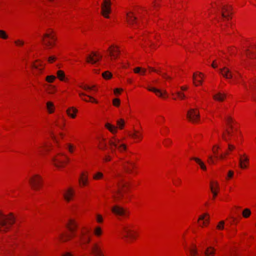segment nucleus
Returning a JSON list of instances; mask_svg holds the SVG:
<instances>
[{
	"mask_svg": "<svg viewBox=\"0 0 256 256\" xmlns=\"http://www.w3.org/2000/svg\"><path fill=\"white\" fill-rule=\"evenodd\" d=\"M191 159L195 160L196 162H197L200 165L202 170H206V166L204 165V163L201 161L200 159L197 158H192Z\"/></svg>",
	"mask_w": 256,
	"mask_h": 256,
	"instance_id": "obj_32",
	"label": "nucleus"
},
{
	"mask_svg": "<svg viewBox=\"0 0 256 256\" xmlns=\"http://www.w3.org/2000/svg\"><path fill=\"white\" fill-rule=\"evenodd\" d=\"M96 221L98 222H102V221H103V218H102V217L101 215L99 214H98L96 215Z\"/></svg>",
	"mask_w": 256,
	"mask_h": 256,
	"instance_id": "obj_57",
	"label": "nucleus"
},
{
	"mask_svg": "<svg viewBox=\"0 0 256 256\" xmlns=\"http://www.w3.org/2000/svg\"><path fill=\"white\" fill-rule=\"evenodd\" d=\"M209 219L210 217L208 214V213H205L200 216L198 219V221L204 220L202 225V226H206L208 224Z\"/></svg>",
	"mask_w": 256,
	"mask_h": 256,
	"instance_id": "obj_24",
	"label": "nucleus"
},
{
	"mask_svg": "<svg viewBox=\"0 0 256 256\" xmlns=\"http://www.w3.org/2000/svg\"><path fill=\"white\" fill-rule=\"evenodd\" d=\"M148 90L150 92H154L158 96L165 98L166 96V90L162 91L161 90L154 88H148Z\"/></svg>",
	"mask_w": 256,
	"mask_h": 256,
	"instance_id": "obj_19",
	"label": "nucleus"
},
{
	"mask_svg": "<svg viewBox=\"0 0 256 256\" xmlns=\"http://www.w3.org/2000/svg\"><path fill=\"white\" fill-rule=\"evenodd\" d=\"M150 69L152 71H154V72H155L160 74H162V76L165 78L166 79H168V80H170L171 79V78L170 76H168L166 75V74H161L160 72V71H158V70H154V68H150L149 67Z\"/></svg>",
	"mask_w": 256,
	"mask_h": 256,
	"instance_id": "obj_40",
	"label": "nucleus"
},
{
	"mask_svg": "<svg viewBox=\"0 0 256 256\" xmlns=\"http://www.w3.org/2000/svg\"><path fill=\"white\" fill-rule=\"evenodd\" d=\"M75 235L74 234H60L59 236L60 240L62 242H65L69 240Z\"/></svg>",
	"mask_w": 256,
	"mask_h": 256,
	"instance_id": "obj_27",
	"label": "nucleus"
},
{
	"mask_svg": "<svg viewBox=\"0 0 256 256\" xmlns=\"http://www.w3.org/2000/svg\"><path fill=\"white\" fill-rule=\"evenodd\" d=\"M176 94H177V96L180 98V99H183L185 98V96L184 94V93H182L180 92H176Z\"/></svg>",
	"mask_w": 256,
	"mask_h": 256,
	"instance_id": "obj_58",
	"label": "nucleus"
},
{
	"mask_svg": "<svg viewBox=\"0 0 256 256\" xmlns=\"http://www.w3.org/2000/svg\"><path fill=\"white\" fill-rule=\"evenodd\" d=\"M134 72L136 74H144L146 72L145 68H142L140 67H136L134 69Z\"/></svg>",
	"mask_w": 256,
	"mask_h": 256,
	"instance_id": "obj_35",
	"label": "nucleus"
},
{
	"mask_svg": "<svg viewBox=\"0 0 256 256\" xmlns=\"http://www.w3.org/2000/svg\"><path fill=\"white\" fill-rule=\"evenodd\" d=\"M244 48L245 54L247 58L250 59L256 58V46L252 44L246 46Z\"/></svg>",
	"mask_w": 256,
	"mask_h": 256,
	"instance_id": "obj_11",
	"label": "nucleus"
},
{
	"mask_svg": "<svg viewBox=\"0 0 256 256\" xmlns=\"http://www.w3.org/2000/svg\"><path fill=\"white\" fill-rule=\"evenodd\" d=\"M56 79V76H46V80L48 82H52Z\"/></svg>",
	"mask_w": 256,
	"mask_h": 256,
	"instance_id": "obj_49",
	"label": "nucleus"
},
{
	"mask_svg": "<svg viewBox=\"0 0 256 256\" xmlns=\"http://www.w3.org/2000/svg\"><path fill=\"white\" fill-rule=\"evenodd\" d=\"M110 56L114 58H118V54H120V50L117 46L112 45L110 46L108 50Z\"/></svg>",
	"mask_w": 256,
	"mask_h": 256,
	"instance_id": "obj_16",
	"label": "nucleus"
},
{
	"mask_svg": "<svg viewBox=\"0 0 256 256\" xmlns=\"http://www.w3.org/2000/svg\"><path fill=\"white\" fill-rule=\"evenodd\" d=\"M78 226V224L74 220H70L66 224V227L72 233L75 232Z\"/></svg>",
	"mask_w": 256,
	"mask_h": 256,
	"instance_id": "obj_21",
	"label": "nucleus"
},
{
	"mask_svg": "<svg viewBox=\"0 0 256 256\" xmlns=\"http://www.w3.org/2000/svg\"><path fill=\"white\" fill-rule=\"evenodd\" d=\"M126 20L130 24H138L136 21V18L133 15L132 12H129L126 14Z\"/></svg>",
	"mask_w": 256,
	"mask_h": 256,
	"instance_id": "obj_23",
	"label": "nucleus"
},
{
	"mask_svg": "<svg viewBox=\"0 0 256 256\" xmlns=\"http://www.w3.org/2000/svg\"><path fill=\"white\" fill-rule=\"evenodd\" d=\"M80 239L82 244H88L90 241V230L88 229H84L82 230L80 236Z\"/></svg>",
	"mask_w": 256,
	"mask_h": 256,
	"instance_id": "obj_12",
	"label": "nucleus"
},
{
	"mask_svg": "<svg viewBox=\"0 0 256 256\" xmlns=\"http://www.w3.org/2000/svg\"><path fill=\"white\" fill-rule=\"evenodd\" d=\"M130 136L136 139L142 140V135L138 131L135 130L134 133L130 134Z\"/></svg>",
	"mask_w": 256,
	"mask_h": 256,
	"instance_id": "obj_33",
	"label": "nucleus"
},
{
	"mask_svg": "<svg viewBox=\"0 0 256 256\" xmlns=\"http://www.w3.org/2000/svg\"><path fill=\"white\" fill-rule=\"evenodd\" d=\"M105 139L102 138V140H100V148L102 150H104L106 148V144L104 142Z\"/></svg>",
	"mask_w": 256,
	"mask_h": 256,
	"instance_id": "obj_43",
	"label": "nucleus"
},
{
	"mask_svg": "<svg viewBox=\"0 0 256 256\" xmlns=\"http://www.w3.org/2000/svg\"><path fill=\"white\" fill-rule=\"evenodd\" d=\"M112 212L117 216H126L128 212L123 208L118 205H115L111 208Z\"/></svg>",
	"mask_w": 256,
	"mask_h": 256,
	"instance_id": "obj_14",
	"label": "nucleus"
},
{
	"mask_svg": "<svg viewBox=\"0 0 256 256\" xmlns=\"http://www.w3.org/2000/svg\"><path fill=\"white\" fill-rule=\"evenodd\" d=\"M14 43L18 46H22L24 44V42L22 40H18L14 42Z\"/></svg>",
	"mask_w": 256,
	"mask_h": 256,
	"instance_id": "obj_56",
	"label": "nucleus"
},
{
	"mask_svg": "<svg viewBox=\"0 0 256 256\" xmlns=\"http://www.w3.org/2000/svg\"><path fill=\"white\" fill-rule=\"evenodd\" d=\"M14 222V218L12 214L6 216L0 212V232H6L8 230Z\"/></svg>",
	"mask_w": 256,
	"mask_h": 256,
	"instance_id": "obj_1",
	"label": "nucleus"
},
{
	"mask_svg": "<svg viewBox=\"0 0 256 256\" xmlns=\"http://www.w3.org/2000/svg\"><path fill=\"white\" fill-rule=\"evenodd\" d=\"M172 143V141L170 139H167L166 140L164 145L166 146H168L169 144H171Z\"/></svg>",
	"mask_w": 256,
	"mask_h": 256,
	"instance_id": "obj_60",
	"label": "nucleus"
},
{
	"mask_svg": "<svg viewBox=\"0 0 256 256\" xmlns=\"http://www.w3.org/2000/svg\"><path fill=\"white\" fill-rule=\"evenodd\" d=\"M224 220H222L219 222L218 224L216 226V228L218 230H223L224 228Z\"/></svg>",
	"mask_w": 256,
	"mask_h": 256,
	"instance_id": "obj_47",
	"label": "nucleus"
},
{
	"mask_svg": "<svg viewBox=\"0 0 256 256\" xmlns=\"http://www.w3.org/2000/svg\"><path fill=\"white\" fill-rule=\"evenodd\" d=\"M234 172L232 170H229L228 172L227 176H226V180H229L232 178L234 176Z\"/></svg>",
	"mask_w": 256,
	"mask_h": 256,
	"instance_id": "obj_45",
	"label": "nucleus"
},
{
	"mask_svg": "<svg viewBox=\"0 0 256 256\" xmlns=\"http://www.w3.org/2000/svg\"><path fill=\"white\" fill-rule=\"evenodd\" d=\"M111 4L110 0H103L101 5V13L106 18H109L108 14L111 12Z\"/></svg>",
	"mask_w": 256,
	"mask_h": 256,
	"instance_id": "obj_8",
	"label": "nucleus"
},
{
	"mask_svg": "<svg viewBox=\"0 0 256 256\" xmlns=\"http://www.w3.org/2000/svg\"><path fill=\"white\" fill-rule=\"evenodd\" d=\"M88 176L84 173H82L81 174L79 180V182L80 184L83 186H86L88 182Z\"/></svg>",
	"mask_w": 256,
	"mask_h": 256,
	"instance_id": "obj_26",
	"label": "nucleus"
},
{
	"mask_svg": "<svg viewBox=\"0 0 256 256\" xmlns=\"http://www.w3.org/2000/svg\"><path fill=\"white\" fill-rule=\"evenodd\" d=\"M108 142L112 152H115V148H117L120 152H122L126 149V146L124 144L121 143L119 139L114 137L110 139Z\"/></svg>",
	"mask_w": 256,
	"mask_h": 256,
	"instance_id": "obj_3",
	"label": "nucleus"
},
{
	"mask_svg": "<svg viewBox=\"0 0 256 256\" xmlns=\"http://www.w3.org/2000/svg\"><path fill=\"white\" fill-rule=\"evenodd\" d=\"M56 58L54 56H50L48 58V62H54V60H56Z\"/></svg>",
	"mask_w": 256,
	"mask_h": 256,
	"instance_id": "obj_59",
	"label": "nucleus"
},
{
	"mask_svg": "<svg viewBox=\"0 0 256 256\" xmlns=\"http://www.w3.org/2000/svg\"><path fill=\"white\" fill-rule=\"evenodd\" d=\"M126 187V184L122 179H118L117 184V188L113 191V197L116 200H120L124 198V193L126 192L124 188Z\"/></svg>",
	"mask_w": 256,
	"mask_h": 256,
	"instance_id": "obj_2",
	"label": "nucleus"
},
{
	"mask_svg": "<svg viewBox=\"0 0 256 256\" xmlns=\"http://www.w3.org/2000/svg\"><path fill=\"white\" fill-rule=\"evenodd\" d=\"M242 216L244 218H248L251 214V211L249 208H245L243 210L242 212Z\"/></svg>",
	"mask_w": 256,
	"mask_h": 256,
	"instance_id": "obj_34",
	"label": "nucleus"
},
{
	"mask_svg": "<svg viewBox=\"0 0 256 256\" xmlns=\"http://www.w3.org/2000/svg\"><path fill=\"white\" fill-rule=\"evenodd\" d=\"M226 124L227 128H225L224 132L222 133V138L226 141L228 140L235 130V128L234 126V123L230 118L226 119Z\"/></svg>",
	"mask_w": 256,
	"mask_h": 256,
	"instance_id": "obj_5",
	"label": "nucleus"
},
{
	"mask_svg": "<svg viewBox=\"0 0 256 256\" xmlns=\"http://www.w3.org/2000/svg\"><path fill=\"white\" fill-rule=\"evenodd\" d=\"M57 76L61 80H64L65 74L64 71L59 70L57 72Z\"/></svg>",
	"mask_w": 256,
	"mask_h": 256,
	"instance_id": "obj_38",
	"label": "nucleus"
},
{
	"mask_svg": "<svg viewBox=\"0 0 256 256\" xmlns=\"http://www.w3.org/2000/svg\"><path fill=\"white\" fill-rule=\"evenodd\" d=\"M102 58V56L95 52H92L91 54L86 57V62L92 64H94L98 62Z\"/></svg>",
	"mask_w": 256,
	"mask_h": 256,
	"instance_id": "obj_15",
	"label": "nucleus"
},
{
	"mask_svg": "<svg viewBox=\"0 0 256 256\" xmlns=\"http://www.w3.org/2000/svg\"><path fill=\"white\" fill-rule=\"evenodd\" d=\"M46 106L48 110L50 113H52L54 112V104L52 102H48L46 103Z\"/></svg>",
	"mask_w": 256,
	"mask_h": 256,
	"instance_id": "obj_39",
	"label": "nucleus"
},
{
	"mask_svg": "<svg viewBox=\"0 0 256 256\" xmlns=\"http://www.w3.org/2000/svg\"><path fill=\"white\" fill-rule=\"evenodd\" d=\"M117 124L120 128L122 129L124 125V120L120 119L117 121Z\"/></svg>",
	"mask_w": 256,
	"mask_h": 256,
	"instance_id": "obj_46",
	"label": "nucleus"
},
{
	"mask_svg": "<svg viewBox=\"0 0 256 256\" xmlns=\"http://www.w3.org/2000/svg\"><path fill=\"white\" fill-rule=\"evenodd\" d=\"M0 38L4 40H6L8 38V35L5 31L0 30Z\"/></svg>",
	"mask_w": 256,
	"mask_h": 256,
	"instance_id": "obj_44",
	"label": "nucleus"
},
{
	"mask_svg": "<svg viewBox=\"0 0 256 256\" xmlns=\"http://www.w3.org/2000/svg\"><path fill=\"white\" fill-rule=\"evenodd\" d=\"M218 10H220V19L223 21L228 20L232 14L230 8L224 5L216 4Z\"/></svg>",
	"mask_w": 256,
	"mask_h": 256,
	"instance_id": "obj_6",
	"label": "nucleus"
},
{
	"mask_svg": "<svg viewBox=\"0 0 256 256\" xmlns=\"http://www.w3.org/2000/svg\"><path fill=\"white\" fill-rule=\"evenodd\" d=\"M79 96L82 98L86 101V102H88V100H87L86 99V98H82V96H87L88 97L90 100H92V102H96V103H97L98 102V101L96 100L95 99H94L92 96H88L86 95V94H85L84 93H83V92H80L79 93Z\"/></svg>",
	"mask_w": 256,
	"mask_h": 256,
	"instance_id": "obj_36",
	"label": "nucleus"
},
{
	"mask_svg": "<svg viewBox=\"0 0 256 256\" xmlns=\"http://www.w3.org/2000/svg\"><path fill=\"white\" fill-rule=\"evenodd\" d=\"M190 252L192 256H196L198 254V252L196 248L190 249Z\"/></svg>",
	"mask_w": 256,
	"mask_h": 256,
	"instance_id": "obj_54",
	"label": "nucleus"
},
{
	"mask_svg": "<svg viewBox=\"0 0 256 256\" xmlns=\"http://www.w3.org/2000/svg\"><path fill=\"white\" fill-rule=\"evenodd\" d=\"M53 32L50 30L47 33L45 34L42 38V40L44 44L48 47V48H51L54 45V42H52L55 40L54 36L52 34Z\"/></svg>",
	"mask_w": 256,
	"mask_h": 256,
	"instance_id": "obj_7",
	"label": "nucleus"
},
{
	"mask_svg": "<svg viewBox=\"0 0 256 256\" xmlns=\"http://www.w3.org/2000/svg\"><path fill=\"white\" fill-rule=\"evenodd\" d=\"M204 253L206 256H213L215 254V249L210 246L206 249Z\"/></svg>",
	"mask_w": 256,
	"mask_h": 256,
	"instance_id": "obj_28",
	"label": "nucleus"
},
{
	"mask_svg": "<svg viewBox=\"0 0 256 256\" xmlns=\"http://www.w3.org/2000/svg\"><path fill=\"white\" fill-rule=\"evenodd\" d=\"M208 162L211 164H214V160L212 156H208Z\"/></svg>",
	"mask_w": 256,
	"mask_h": 256,
	"instance_id": "obj_61",
	"label": "nucleus"
},
{
	"mask_svg": "<svg viewBox=\"0 0 256 256\" xmlns=\"http://www.w3.org/2000/svg\"><path fill=\"white\" fill-rule=\"evenodd\" d=\"M113 104L116 106H118L120 104V100L118 98H114L112 102Z\"/></svg>",
	"mask_w": 256,
	"mask_h": 256,
	"instance_id": "obj_53",
	"label": "nucleus"
},
{
	"mask_svg": "<svg viewBox=\"0 0 256 256\" xmlns=\"http://www.w3.org/2000/svg\"><path fill=\"white\" fill-rule=\"evenodd\" d=\"M127 164L123 166L126 172L130 173L132 171V169L134 168L135 164L134 162L127 161L126 162Z\"/></svg>",
	"mask_w": 256,
	"mask_h": 256,
	"instance_id": "obj_25",
	"label": "nucleus"
},
{
	"mask_svg": "<svg viewBox=\"0 0 256 256\" xmlns=\"http://www.w3.org/2000/svg\"><path fill=\"white\" fill-rule=\"evenodd\" d=\"M29 182L34 190H38L42 186V179L39 175L36 174L30 178Z\"/></svg>",
	"mask_w": 256,
	"mask_h": 256,
	"instance_id": "obj_9",
	"label": "nucleus"
},
{
	"mask_svg": "<svg viewBox=\"0 0 256 256\" xmlns=\"http://www.w3.org/2000/svg\"><path fill=\"white\" fill-rule=\"evenodd\" d=\"M84 90H92L94 86H81Z\"/></svg>",
	"mask_w": 256,
	"mask_h": 256,
	"instance_id": "obj_55",
	"label": "nucleus"
},
{
	"mask_svg": "<svg viewBox=\"0 0 256 256\" xmlns=\"http://www.w3.org/2000/svg\"><path fill=\"white\" fill-rule=\"evenodd\" d=\"M210 188L211 191L213 194L214 198L217 196L218 193L215 190L214 188V186H213L212 182L210 183Z\"/></svg>",
	"mask_w": 256,
	"mask_h": 256,
	"instance_id": "obj_50",
	"label": "nucleus"
},
{
	"mask_svg": "<svg viewBox=\"0 0 256 256\" xmlns=\"http://www.w3.org/2000/svg\"><path fill=\"white\" fill-rule=\"evenodd\" d=\"M105 126L112 134H114L116 132V127L110 123H106L105 124Z\"/></svg>",
	"mask_w": 256,
	"mask_h": 256,
	"instance_id": "obj_30",
	"label": "nucleus"
},
{
	"mask_svg": "<svg viewBox=\"0 0 256 256\" xmlns=\"http://www.w3.org/2000/svg\"><path fill=\"white\" fill-rule=\"evenodd\" d=\"M220 73L227 79L232 78V76L230 70L226 67L218 70Z\"/></svg>",
	"mask_w": 256,
	"mask_h": 256,
	"instance_id": "obj_20",
	"label": "nucleus"
},
{
	"mask_svg": "<svg viewBox=\"0 0 256 256\" xmlns=\"http://www.w3.org/2000/svg\"><path fill=\"white\" fill-rule=\"evenodd\" d=\"M249 166V158L246 154L241 155V170H246Z\"/></svg>",
	"mask_w": 256,
	"mask_h": 256,
	"instance_id": "obj_18",
	"label": "nucleus"
},
{
	"mask_svg": "<svg viewBox=\"0 0 256 256\" xmlns=\"http://www.w3.org/2000/svg\"><path fill=\"white\" fill-rule=\"evenodd\" d=\"M53 164L58 168L64 166V164L69 160L68 158L62 153L58 154L52 158Z\"/></svg>",
	"mask_w": 256,
	"mask_h": 256,
	"instance_id": "obj_4",
	"label": "nucleus"
},
{
	"mask_svg": "<svg viewBox=\"0 0 256 256\" xmlns=\"http://www.w3.org/2000/svg\"><path fill=\"white\" fill-rule=\"evenodd\" d=\"M42 66V62H40L39 64H32V68L36 69L38 71V72H41L42 70V68H39V66ZM38 74L36 72H34V74L36 75L37 74Z\"/></svg>",
	"mask_w": 256,
	"mask_h": 256,
	"instance_id": "obj_37",
	"label": "nucleus"
},
{
	"mask_svg": "<svg viewBox=\"0 0 256 256\" xmlns=\"http://www.w3.org/2000/svg\"><path fill=\"white\" fill-rule=\"evenodd\" d=\"M74 194L73 190L72 188H68L63 194V196L66 200L69 202L72 200Z\"/></svg>",
	"mask_w": 256,
	"mask_h": 256,
	"instance_id": "obj_22",
	"label": "nucleus"
},
{
	"mask_svg": "<svg viewBox=\"0 0 256 256\" xmlns=\"http://www.w3.org/2000/svg\"><path fill=\"white\" fill-rule=\"evenodd\" d=\"M102 77L105 79H110L112 76V74L108 71H106L102 74Z\"/></svg>",
	"mask_w": 256,
	"mask_h": 256,
	"instance_id": "obj_41",
	"label": "nucleus"
},
{
	"mask_svg": "<svg viewBox=\"0 0 256 256\" xmlns=\"http://www.w3.org/2000/svg\"><path fill=\"white\" fill-rule=\"evenodd\" d=\"M47 146L46 143L42 144L41 146H40L38 148L39 152H42V149L44 148L46 150H48V149L47 148Z\"/></svg>",
	"mask_w": 256,
	"mask_h": 256,
	"instance_id": "obj_48",
	"label": "nucleus"
},
{
	"mask_svg": "<svg viewBox=\"0 0 256 256\" xmlns=\"http://www.w3.org/2000/svg\"><path fill=\"white\" fill-rule=\"evenodd\" d=\"M94 234L97 236H100L102 234V230L100 227H96L94 230Z\"/></svg>",
	"mask_w": 256,
	"mask_h": 256,
	"instance_id": "obj_51",
	"label": "nucleus"
},
{
	"mask_svg": "<svg viewBox=\"0 0 256 256\" xmlns=\"http://www.w3.org/2000/svg\"><path fill=\"white\" fill-rule=\"evenodd\" d=\"M120 232L123 236V238L128 240V238L130 239L135 238L136 236L132 233V230L130 228V226L128 225L122 226V227Z\"/></svg>",
	"mask_w": 256,
	"mask_h": 256,
	"instance_id": "obj_10",
	"label": "nucleus"
},
{
	"mask_svg": "<svg viewBox=\"0 0 256 256\" xmlns=\"http://www.w3.org/2000/svg\"><path fill=\"white\" fill-rule=\"evenodd\" d=\"M213 98L214 100L221 102L224 100V98H226V96L224 94L218 92L216 94L214 95Z\"/></svg>",
	"mask_w": 256,
	"mask_h": 256,
	"instance_id": "obj_31",
	"label": "nucleus"
},
{
	"mask_svg": "<svg viewBox=\"0 0 256 256\" xmlns=\"http://www.w3.org/2000/svg\"><path fill=\"white\" fill-rule=\"evenodd\" d=\"M76 109L74 108H69L66 110L67 114L72 118H74L76 117Z\"/></svg>",
	"mask_w": 256,
	"mask_h": 256,
	"instance_id": "obj_29",
	"label": "nucleus"
},
{
	"mask_svg": "<svg viewBox=\"0 0 256 256\" xmlns=\"http://www.w3.org/2000/svg\"><path fill=\"white\" fill-rule=\"evenodd\" d=\"M70 152V153H72L73 152H74V146L70 144H67V148H66Z\"/></svg>",
	"mask_w": 256,
	"mask_h": 256,
	"instance_id": "obj_52",
	"label": "nucleus"
},
{
	"mask_svg": "<svg viewBox=\"0 0 256 256\" xmlns=\"http://www.w3.org/2000/svg\"><path fill=\"white\" fill-rule=\"evenodd\" d=\"M186 116L188 120L192 122H196L200 118V114L194 108H191L188 111Z\"/></svg>",
	"mask_w": 256,
	"mask_h": 256,
	"instance_id": "obj_13",
	"label": "nucleus"
},
{
	"mask_svg": "<svg viewBox=\"0 0 256 256\" xmlns=\"http://www.w3.org/2000/svg\"><path fill=\"white\" fill-rule=\"evenodd\" d=\"M230 222L232 224L235 222L236 218L234 216H230Z\"/></svg>",
	"mask_w": 256,
	"mask_h": 256,
	"instance_id": "obj_63",
	"label": "nucleus"
},
{
	"mask_svg": "<svg viewBox=\"0 0 256 256\" xmlns=\"http://www.w3.org/2000/svg\"><path fill=\"white\" fill-rule=\"evenodd\" d=\"M122 90L121 89L116 88L114 90V92L115 94H120Z\"/></svg>",
	"mask_w": 256,
	"mask_h": 256,
	"instance_id": "obj_62",
	"label": "nucleus"
},
{
	"mask_svg": "<svg viewBox=\"0 0 256 256\" xmlns=\"http://www.w3.org/2000/svg\"><path fill=\"white\" fill-rule=\"evenodd\" d=\"M92 252L94 256H104L101 247L98 244L95 243L92 244Z\"/></svg>",
	"mask_w": 256,
	"mask_h": 256,
	"instance_id": "obj_17",
	"label": "nucleus"
},
{
	"mask_svg": "<svg viewBox=\"0 0 256 256\" xmlns=\"http://www.w3.org/2000/svg\"><path fill=\"white\" fill-rule=\"evenodd\" d=\"M103 174L102 172H96L93 176L94 180H98L103 178Z\"/></svg>",
	"mask_w": 256,
	"mask_h": 256,
	"instance_id": "obj_42",
	"label": "nucleus"
},
{
	"mask_svg": "<svg viewBox=\"0 0 256 256\" xmlns=\"http://www.w3.org/2000/svg\"><path fill=\"white\" fill-rule=\"evenodd\" d=\"M111 160V158H110V156H106L104 158V160L106 162H108V161H110Z\"/></svg>",
	"mask_w": 256,
	"mask_h": 256,
	"instance_id": "obj_64",
	"label": "nucleus"
}]
</instances>
